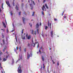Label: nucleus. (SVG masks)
I'll return each instance as SVG.
<instances>
[{
    "label": "nucleus",
    "instance_id": "obj_60",
    "mask_svg": "<svg viewBox=\"0 0 73 73\" xmlns=\"http://www.w3.org/2000/svg\"><path fill=\"white\" fill-rule=\"evenodd\" d=\"M8 58V56H6V58Z\"/></svg>",
    "mask_w": 73,
    "mask_h": 73
},
{
    "label": "nucleus",
    "instance_id": "obj_6",
    "mask_svg": "<svg viewBox=\"0 0 73 73\" xmlns=\"http://www.w3.org/2000/svg\"><path fill=\"white\" fill-rule=\"evenodd\" d=\"M6 3L7 4V5L9 7H11V5H10V4H9V1H6Z\"/></svg>",
    "mask_w": 73,
    "mask_h": 73
},
{
    "label": "nucleus",
    "instance_id": "obj_12",
    "mask_svg": "<svg viewBox=\"0 0 73 73\" xmlns=\"http://www.w3.org/2000/svg\"><path fill=\"white\" fill-rule=\"evenodd\" d=\"M6 49H7V47L5 46V47L4 48L3 50V52H5V50Z\"/></svg>",
    "mask_w": 73,
    "mask_h": 73
},
{
    "label": "nucleus",
    "instance_id": "obj_36",
    "mask_svg": "<svg viewBox=\"0 0 73 73\" xmlns=\"http://www.w3.org/2000/svg\"><path fill=\"white\" fill-rule=\"evenodd\" d=\"M42 13L43 15H44V12H43V11L42 12Z\"/></svg>",
    "mask_w": 73,
    "mask_h": 73
},
{
    "label": "nucleus",
    "instance_id": "obj_59",
    "mask_svg": "<svg viewBox=\"0 0 73 73\" xmlns=\"http://www.w3.org/2000/svg\"><path fill=\"white\" fill-rule=\"evenodd\" d=\"M30 26H31V27H32V25L31 24V25H30Z\"/></svg>",
    "mask_w": 73,
    "mask_h": 73
},
{
    "label": "nucleus",
    "instance_id": "obj_38",
    "mask_svg": "<svg viewBox=\"0 0 73 73\" xmlns=\"http://www.w3.org/2000/svg\"><path fill=\"white\" fill-rule=\"evenodd\" d=\"M13 31H14V30L13 29L12 31H11V32H13Z\"/></svg>",
    "mask_w": 73,
    "mask_h": 73
},
{
    "label": "nucleus",
    "instance_id": "obj_35",
    "mask_svg": "<svg viewBox=\"0 0 73 73\" xmlns=\"http://www.w3.org/2000/svg\"><path fill=\"white\" fill-rule=\"evenodd\" d=\"M2 38H4V35H3V34H2Z\"/></svg>",
    "mask_w": 73,
    "mask_h": 73
},
{
    "label": "nucleus",
    "instance_id": "obj_64",
    "mask_svg": "<svg viewBox=\"0 0 73 73\" xmlns=\"http://www.w3.org/2000/svg\"><path fill=\"white\" fill-rule=\"evenodd\" d=\"M37 54H38V52H37Z\"/></svg>",
    "mask_w": 73,
    "mask_h": 73
},
{
    "label": "nucleus",
    "instance_id": "obj_62",
    "mask_svg": "<svg viewBox=\"0 0 73 73\" xmlns=\"http://www.w3.org/2000/svg\"><path fill=\"white\" fill-rule=\"evenodd\" d=\"M43 66H44V64H43Z\"/></svg>",
    "mask_w": 73,
    "mask_h": 73
},
{
    "label": "nucleus",
    "instance_id": "obj_2",
    "mask_svg": "<svg viewBox=\"0 0 73 73\" xmlns=\"http://www.w3.org/2000/svg\"><path fill=\"white\" fill-rule=\"evenodd\" d=\"M42 54V61H44V56H45V53L44 52H43Z\"/></svg>",
    "mask_w": 73,
    "mask_h": 73
},
{
    "label": "nucleus",
    "instance_id": "obj_40",
    "mask_svg": "<svg viewBox=\"0 0 73 73\" xmlns=\"http://www.w3.org/2000/svg\"><path fill=\"white\" fill-rule=\"evenodd\" d=\"M52 62H53V64H55V62H54V61H53V60H52Z\"/></svg>",
    "mask_w": 73,
    "mask_h": 73
},
{
    "label": "nucleus",
    "instance_id": "obj_43",
    "mask_svg": "<svg viewBox=\"0 0 73 73\" xmlns=\"http://www.w3.org/2000/svg\"><path fill=\"white\" fill-rule=\"evenodd\" d=\"M30 55L31 56V57H32V53H30Z\"/></svg>",
    "mask_w": 73,
    "mask_h": 73
},
{
    "label": "nucleus",
    "instance_id": "obj_3",
    "mask_svg": "<svg viewBox=\"0 0 73 73\" xmlns=\"http://www.w3.org/2000/svg\"><path fill=\"white\" fill-rule=\"evenodd\" d=\"M18 72L19 73H21V72H22V70L21 69L20 66H19L18 68Z\"/></svg>",
    "mask_w": 73,
    "mask_h": 73
},
{
    "label": "nucleus",
    "instance_id": "obj_7",
    "mask_svg": "<svg viewBox=\"0 0 73 73\" xmlns=\"http://www.w3.org/2000/svg\"><path fill=\"white\" fill-rule=\"evenodd\" d=\"M31 33L33 35H34V34H35V35H36V31H35V32H34V31H33V30H32Z\"/></svg>",
    "mask_w": 73,
    "mask_h": 73
},
{
    "label": "nucleus",
    "instance_id": "obj_61",
    "mask_svg": "<svg viewBox=\"0 0 73 73\" xmlns=\"http://www.w3.org/2000/svg\"><path fill=\"white\" fill-rule=\"evenodd\" d=\"M13 28H14V25H13Z\"/></svg>",
    "mask_w": 73,
    "mask_h": 73
},
{
    "label": "nucleus",
    "instance_id": "obj_53",
    "mask_svg": "<svg viewBox=\"0 0 73 73\" xmlns=\"http://www.w3.org/2000/svg\"><path fill=\"white\" fill-rule=\"evenodd\" d=\"M1 46H3V44L2 43L1 44Z\"/></svg>",
    "mask_w": 73,
    "mask_h": 73
},
{
    "label": "nucleus",
    "instance_id": "obj_10",
    "mask_svg": "<svg viewBox=\"0 0 73 73\" xmlns=\"http://www.w3.org/2000/svg\"><path fill=\"white\" fill-rule=\"evenodd\" d=\"M48 27H49L50 28H51V23L49 24V22L48 23Z\"/></svg>",
    "mask_w": 73,
    "mask_h": 73
},
{
    "label": "nucleus",
    "instance_id": "obj_39",
    "mask_svg": "<svg viewBox=\"0 0 73 73\" xmlns=\"http://www.w3.org/2000/svg\"><path fill=\"white\" fill-rule=\"evenodd\" d=\"M0 68H2V67L1 66V63H0Z\"/></svg>",
    "mask_w": 73,
    "mask_h": 73
},
{
    "label": "nucleus",
    "instance_id": "obj_49",
    "mask_svg": "<svg viewBox=\"0 0 73 73\" xmlns=\"http://www.w3.org/2000/svg\"><path fill=\"white\" fill-rule=\"evenodd\" d=\"M54 20L55 21H57V19H54Z\"/></svg>",
    "mask_w": 73,
    "mask_h": 73
},
{
    "label": "nucleus",
    "instance_id": "obj_54",
    "mask_svg": "<svg viewBox=\"0 0 73 73\" xmlns=\"http://www.w3.org/2000/svg\"><path fill=\"white\" fill-rule=\"evenodd\" d=\"M1 57H0V61H1Z\"/></svg>",
    "mask_w": 73,
    "mask_h": 73
},
{
    "label": "nucleus",
    "instance_id": "obj_57",
    "mask_svg": "<svg viewBox=\"0 0 73 73\" xmlns=\"http://www.w3.org/2000/svg\"><path fill=\"white\" fill-rule=\"evenodd\" d=\"M17 47H16V50H18V48H17Z\"/></svg>",
    "mask_w": 73,
    "mask_h": 73
},
{
    "label": "nucleus",
    "instance_id": "obj_19",
    "mask_svg": "<svg viewBox=\"0 0 73 73\" xmlns=\"http://www.w3.org/2000/svg\"><path fill=\"white\" fill-rule=\"evenodd\" d=\"M15 39H16L17 43V36H16V35H15Z\"/></svg>",
    "mask_w": 73,
    "mask_h": 73
},
{
    "label": "nucleus",
    "instance_id": "obj_22",
    "mask_svg": "<svg viewBox=\"0 0 73 73\" xmlns=\"http://www.w3.org/2000/svg\"><path fill=\"white\" fill-rule=\"evenodd\" d=\"M0 56H1V55H2L3 54V53L1 52V51H0Z\"/></svg>",
    "mask_w": 73,
    "mask_h": 73
},
{
    "label": "nucleus",
    "instance_id": "obj_46",
    "mask_svg": "<svg viewBox=\"0 0 73 73\" xmlns=\"http://www.w3.org/2000/svg\"><path fill=\"white\" fill-rule=\"evenodd\" d=\"M1 30H2V31H3H3L4 32V29H1Z\"/></svg>",
    "mask_w": 73,
    "mask_h": 73
},
{
    "label": "nucleus",
    "instance_id": "obj_28",
    "mask_svg": "<svg viewBox=\"0 0 73 73\" xmlns=\"http://www.w3.org/2000/svg\"><path fill=\"white\" fill-rule=\"evenodd\" d=\"M39 52L40 53V54H41V51H40V49H39Z\"/></svg>",
    "mask_w": 73,
    "mask_h": 73
},
{
    "label": "nucleus",
    "instance_id": "obj_41",
    "mask_svg": "<svg viewBox=\"0 0 73 73\" xmlns=\"http://www.w3.org/2000/svg\"><path fill=\"white\" fill-rule=\"evenodd\" d=\"M24 51L25 52H26V49L25 48L24 49Z\"/></svg>",
    "mask_w": 73,
    "mask_h": 73
},
{
    "label": "nucleus",
    "instance_id": "obj_8",
    "mask_svg": "<svg viewBox=\"0 0 73 73\" xmlns=\"http://www.w3.org/2000/svg\"><path fill=\"white\" fill-rule=\"evenodd\" d=\"M42 11H44V9H46V8L45 7V6H44V5H43V7H42Z\"/></svg>",
    "mask_w": 73,
    "mask_h": 73
},
{
    "label": "nucleus",
    "instance_id": "obj_21",
    "mask_svg": "<svg viewBox=\"0 0 73 73\" xmlns=\"http://www.w3.org/2000/svg\"><path fill=\"white\" fill-rule=\"evenodd\" d=\"M51 36L52 37V36H53V31H52L51 32Z\"/></svg>",
    "mask_w": 73,
    "mask_h": 73
},
{
    "label": "nucleus",
    "instance_id": "obj_47",
    "mask_svg": "<svg viewBox=\"0 0 73 73\" xmlns=\"http://www.w3.org/2000/svg\"><path fill=\"white\" fill-rule=\"evenodd\" d=\"M33 3L34 5H35V2H34V1H33Z\"/></svg>",
    "mask_w": 73,
    "mask_h": 73
},
{
    "label": "nucleus",
    "instance_id": "obj_13",
    "mask_svg": "<svg viewBox=\"0 0 73 73\" xmlns=\"http://www.w3.org/2000/svg\"><path fill=\"white\" fill-rule=\"evenodd\" d=\"M22 20H23V22L24 24H25V22L24 21L25 20V19H24V17L22 18Z\"/></svg>",
    "mask_w": 73,
    "mask_h": 73
},
{
    "label": "nucleus",
    "instance_id": "obj_55",
    "mask_svg": "<svg viewBox=\"0 0 73 73\" xmlns=\"http://www.w3.org/2000/svg\"><path fill=\"white\" fill-rule=\"evenodd\" d=\"M6 41H8V39L7 38H6Z\"/></svg>",
    "mask_w": 73,
    "mask_h": 73
},
{
    "label": "nucleus",
    "instance_id": "obj_24",
    "mask_svg": "<svg viewBox=\"0 0 73 73\" xmlns=\"http://www.w3.org/2000/svg\"><path fill=\"white\" fill-rule=\"evenodd\" d=\"M35 12H33V13L32 15V16H34V15H35Z\"/></svg>",
    "mask_w": 73,
    "mask_h": 73
},
{
    "label": "nucleus",
    "instance_id": "obj_31",
    "mask_svg": "<svg viewBox=\"0 0 73 73\" xmlns=\"http://www.w3.org/2000/svg\"><path fill=\"white\" fill-rule=\"evenodd\" d=\"M57 65L58 66V65H59V62H58L57 63Z\"/></svg>",
    "mask_w": 73,
    "mask_h": 73
},
{
    "label": "nucleus",
    "instance_id": "obj_15",
    "mask_svg": "<svg viewBox=\"0 0 73 73\" xmlns=\"http://www.w3.org/2000/svg\"><path fill=\"white\" fill-rule=\"evenodd\" d=\"M30 6L31 7V9L32 10L33 9V5H32V4H30Z\"/></svg>",
    "mask_w": 73,
    "mask_h": 73
},
{
    "label": "nucleus",
    "instance_id": "obj_32",
    "mask_svg": "<svg viewBox=\"0 0 73 73\" xmlns=\"http://www.w3.org/2000/svg\"><path fill=\"white\" fill-rule=\"evenodd\" d=\"M13 6H15V3H14V1H13Z\"/></svg>",
    "mask_w": 73,
    "mask_h": 73
},
{
    "label": "nucleus",
    "instance_id": "obj_29",
    "mask_svg": "<svg viewBox=\"0 0 73 73\" xmlns=\"http://www.w3.org/2000/svg\"><path fill=\"white\" fill-rule=\"evenodd\" d=\"M45 29H46H46H47V28H48V27L46 26H45Z\"/></svg>",
    "mask_w": 73,
    "mask_h": 73
},
{
    "label": "nucleus",
    "instance_id": "obj_5",
    "mask_svg": "<svg viewBox=\"0 0 73 73\" xmlns=\"http://www.w3.org/2000/svg\"><path fill=\"white\" fill-rule=\"evenodd\" d=\"M26 37H27V39H28V40H29L30 39H31V35H30L28 36V34H27L26 35Z\"/></svg>",
    "mask_w": 73,
    "mask_h": 73
},
{
    "label": "nucleus",
    "instance_id": "obj_26",
    "mask_svg": "<svg viewBox=\"0 0 73 73\" xmlns=\"http://www.w3.org/2000/svg\"><path fill=\"white\" fill-rule=\"evenodd\" d=\"M3 45H4L5 44V41L4 40H3Z\"/></svg>",
    "mask_w": 73,
    "mask_h": 73
},
{
    "label": "nucleus",
    "instance_id": "obj_23",
    "mask_svg": "<svg viewBox=\"0 0 73 73\" xmlns=\"http://www.w3.org/2000/svg\"><path fill=\"white\" fill-rule=\"evenodd\" d=\"M22 39H23V40H25V36H24V37H22Z\"/></svg>",
    "mask_w": 73,
    "mask_h": 73
},
{
    "label": "nucleus",
    "instance_id": "obj_14",
    "mask_svg": "<svg viewBox=\"0 0 73 73\" xmlns=\"http://www.w3.org/2000/svg\"><path fill=\"white\" fill-rule=\"evenodd\" d=\"M3 24L4 27L5 28H6V25H5V24L3 22Z\"/></svg>",
    "mask_w": 73,
    "mask_h": 73
},
{
    "label": "nucleus",
    "instance_id": "obj_58",
    "mask_svg": "<svg viewBox=\"0 0 73 73\" xmlns=\"http://www.w3.org/2000/svg\"><path fill=\"white\" fill-rule=\"evenodd\" d=\"M40 25H41V22H40Z\"/></svg>",
    "mask_w": 73,
    "mask_h": 73
},
{
    "label": "nucleus",
    "instance_id": "obj_37",
    "mask_svg": "<svg viewBox=\"0 0 73 73\" xmlns=\"http://www.w3.org/2000/svg\"><path fill=\"white\" fill-rule=\"evenodd\" d=\"M30 45V44L29 43H28V44L27 45L28 46H29Z\"/></svg>",
    "mask_w": 73,
    "mask_h": 73
},
{
    "label": "nucleus",
    "instance_id": "obj_11",
    "mask_svg": "<svg viewBox=\"0 0 73 73\" xmlns=\"http://www.w3.org/2000/svg\"><path fill=\"white\" fill-rule=\"evenodd\" d=\"M38 27H39V25H38V23H37L36 24V28H38Z\"/></svg>",
    "mask_w": 73,
    "mask_h": 73
},
{
    "label": "nucleus",
    "instance_id": "obj_25",
    "mask_svg": "<svg viewBox=\"0 0 73 73\" xmlns=\"http://www.w3.org/2000/svg\"><path fill=\"white\" fill-rule=\"evenodd\" d=\"M3 4H2V7L1 8L2 9H4V8H3Z\"/></svg>",
    "mask_w": 73,
    "mask_h": 73
},
{
    "label": "nucleus",
    "instance_id": "obj_63",
    "mask_svg": "<svg viewBox=\"0 0 73 73\" xmlns=\"http://www.w3.org/2000/svg\"><path fill=\"white\" fill-rule=\"evenodd\" d=\"M62 16H63V13H62Z\"/></svg>",
    "mask_w": 73,
    "mask_h": 73
},
{
    "label": "nucleus",
    "instance_id": "obj_4",
    "mask_svg": "<svg viewBox=\"0 0 73 73\" xmlns=\"http://www.w3.org/2000/svg\"><path fill=\"white\" fill-rule=\"evenodd\" d=\"M22 59V55H21V54H20L19 55V60H18L17 62H16V63L19 61V60H21Z\"/></svg>",
    "mask_w": 73,
    "mask_h": 73
},
{
    "label": "nucleus",
    "instance_id": "obj_51",
    "mask_svg": "<svg viewBox=\"0 0 73 73\" xmlns=\"http://www.w3.org/2000/svg\"><path fill=\"white\" fill-rule=\"evenodd\" d=\"M22 33H23V30H22Z\"/></svg>",
    "mask_w": 73,
    "mask_h": 73
},
{
    "label": "nucleus",
    "instance_id": "obj_34",
    "mask_svg": "<svg viewBox=\"0 0 73 73\" xmlns=\"http://www.w3.org/2000/svg\"><path fill=\"white\" fill-rule=\"evenodd\" d=\"M14 51H15V52H16V53L17 54V52H16V49H15V50H14Z\"/></svg>",
    "mask_w": 73,
    "mask_h": 73
},
{
    "label": "nucleus",
    "instance_id": "obj_1",
    "mask_svg": "<svg viewBox=\"0 0 73 73\" xmlns=\"http://www.w3.org/2000/svg\"><path fill=\"white\" fill-rule=\"evenodd\" d=\"M32 46H33V47H35V45H36V44H37L38 46L37 48H38V46H39V45L38 44V42H35V44L33 43V40H32Z\"/></svg>",
    "mask_w": 73,
    "mask_h": 73
},
{
    "label": "nucleus",
    "instance_id": "obj_30",
    "mask_svg": "<svg viewBox=\"0 0 73 73\" xmlns=\"http://www.w3.org/2000/svg\"><path fill=\"white\" fill-rule=\"evenodd\" d=\"M11 13V16H12V15H13V14L12 13V12H10Z\"/></svg>",
    "mask_w": 73,
    "mask_h": 73
},
{
    "label": "nucleus",
    "instance_id": "obj_33",
    "mask_svg": "<svg viewBox=\"0 0 73 73\" xmlns=\"http://www.w3.org/2000/svg\"><path fill=\"white\" fill-rule=\"evenodd\" d=\"M21 12H19V15H21Z\"/></svg>",
    "mask_w": 73,
    "mask_h": 73
},
{
    "label": "nucleus",
    "instance_id": "obj_27",
    "mask_svg": "<svg viewBox=\"0 0 73 73\" xmlns=\"http://www.w3.org/2000/svg\"><path fill=\"white\" fill-rule=\"evenodd\" d=\"M1 72L2 73H5V72L4 71V70H3L1 71Z\"/></svg>",
    "mask_w": 73,
    "mask_h": 73
},
{
    "label": "nucleus",
    "instance_id": "obj_20",
    "mask_svg": "<svg viewBox=\"0 0 73 73\" xmlns=\"http://www.w3.org/2000/svg\"><path fill=\"white\" fill-rule=\"evenodd\" d=\"M3 61H7V59L4 58L3 59Z\"/></svg>",
    "mask_w": 73,
    "mask_h": 73
},
{
    "label": "nucleus",
    "instance_id": "obj_42",
    "mask_svg": "<svg viewBox=\"0 0 73 73\" xmlns=\"http://www.w3.org/2000/svg\"><path fill=\"white\" fill-rule=\"evenodd\" d=\"M37 32H38V29H37Z\"/></svg>",
    "mask_w": 73,
    "mask_h": 73
},
{
    "label": "nucleus",
    "instance_id": "obj_56",
    "mask_svg": "<svg viewBox=\"0 0 73 73\" xmlns=\"http://www.w3.org/2000/svg\"><path fill=\"white\" fill-rule=\"evenodd\" d=\"M66 16H65L64 17V18H65V19H66Z\"/></svg>",
    "mask_w": 73,
    "mask_h": 73
},
{
    "label": "nucleus",
    "instance_id": "obj_45",
    "mask_svg": "<svg viewBox=\"0 0 73 73\" xmlns=\"http://www.w3.org/2000/svg\"><path fill=\"white\" fill-rule=\"evenodd\" d=\"M19 49L20 50V51H21V48L20 47L19 48Z\"/></svg>",
    "mask_w": 73,
    "mask_h": 73
},
{
    "label": "nucleus",
    "instance_id": "obj_18",
    "mask_svg": "<svg viewBox=\"0 0 73 73\" xmlns=\"http://www.w3.org/2000/svg\"><path fill=\"white\" fill-rule=\"evenodd\" d=\"M16 8L17 10H18L19 9V8H18V7H17V5H16Z\"/></svg>",
    "mask_w": 73,
    "mask_h": 73
},
{
    "label": "nucleus",
    "instance_id": "obj_16",
    "mask_svg": "<svg viewBox=\"0 0 73 73\" xmlns=\"http://www.w3.org/2000/svg\"><path fill=\"white\" fill-rule=\"evenodd\" d=\"M30 2H31L32 3H33V2L32 0H29V3H30Z\"/></svg>",
    "mask_w": 73,
    "mask_h": 73
},
{
    "label": "nucleus",
    "instance_id": "obj_17",
    "mask_svg": "<svg viewBox=\"0 0 73 73\" xmlns=\"http://www.w3.org/2000/svg\"><path fill=\"white\" fill-rule=\"evenodd\" d=\"M45 6L46 7L47 9H48V7L47 6V5L46 4H45Z\"/></svg>",
    "mask_w": 73,
    "mask_h": 73
},
{
    "label": "nucleus",
    "instance_id": "obj_9",
    "mask_svg": "<svg viewBox=\"0 0 73 73\" xmlns=\"http://www.w3.org/2000/svg\"><path fill=\"white\" fill-rule=\"evenodd\" d=\"M29 57H30V54H29V53H27V59H29Z\"/></svg>",
    "mask_w": 73,
    "mask_h": 73
},
{
    "label": "nucleus",
    "instance_id": "obj_52",
    "mask_svg": "<svg viewBox=\"0 0 73 73\" xmlns=\"http://www.w3.org/2000/svg\"><path fill=\"white\" fill-rule=\"evenodd\" d=\"M7 33H8V29H7Z\"/></svg>",
    "mask_w": 73,
    "mask_h": 73
},
{
    "label": "nucleus",
    "instance_id": "obj_50",
    "mask_svg": "<svg viewBox=\"0 0 73 73\" xmlns=\"http://www.w3.org/2000/svg\"><path fill=\"white\" fill-rule=\"evenodd\" d=\"M6 54H8V52L7 51L5 53Z\"/></svg>",
    "mask_w": 73,
    "mask_h": 73
},
{
    "label": "nucleus",
    "instance_id": "obj_48",
    "mask_svg": "<svg viewBox=\"0 0 73 73\" xmlns=\"http://www.w3.org/2000/svg\"><path fill=\"white\" fill-rule=\"evenodd\" d=\"M46 0H44L43 1V3H45V2Z\"/></svg>",
    "mask_w": 73,
    "mask_h": 73
},
{
    "label": "nucleus",
    "instance_id": "obj_44",
    "mask_svg": "<svg viewBox=\"0 0 73 73\" xmlns=\"http://www.w3.org/2000/svg\"><path fill=\"white\" fill-rule=\"evenodd\" d=\"M0 12H1V8H0Z\"/></svg>",
    "mask_w": 73,
    "mask_h": 73
}]
</instances>
